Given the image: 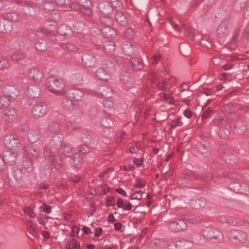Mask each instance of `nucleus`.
Returning a JSON list of instances; mask_svg holds the SVG:
<instances>
[{
  "label": "nucleus",
  "instance_id": "1",
  "mask_svg": "<svg viewBox=\"0 0 249 249\" xmlns=\"http://www.w3.org/2000/svg\"><path fill=\"white\" fill-rule=\"evenodd\" d=\"M46 84L51 92L57 95L62 93L64 84L61 79L51 76L47 80Z\"/></svg>",
  "mask_w": 249,
  "mask_h": 249
},
{
  "label": "nucleus",
  "instance_id": "2",
  "mask_svg": "<svg viewBox=\"0 0 249 249\" xmlns=\"http://www.w3.org/2000/svg\"><path fill=\"white\" fill-rule=\"evenodd\" d=\"M18 14L14 12L4 14L3 19L0 22V31H11L13 27L10 21H17L18 20Z\"/></svg>",
  "mask_w": 249,
  "mask_h": 249
},
{
  "label": "nucleus",
  "instance_id": "3",
  "mask_svg": "<svg viewBox=\"0 0 249 249\" xmlns=\"http://www.w3.org/2000/svg\"><path fill=\"white\" fill-rule=\"evenodd\" d=\"M113 71L112 64L110 63V66L107 70L99 69L96 73V76L99 79L103 80H107L109 78L111 74Z\"/></svg>",
  "mask_w": 249,
  "mask_h": 249
},
{
  "label": "nucleus",
  "instance_id": "4",
  "mask_svg": "<svg viewBox=\"0 0 249 249\" xmlns=\"http://www.w3.org/2000/svg\"><path fill=\"white\" fill-rule=\"evenodd\" d=\"M203 235L207 238H220V232L214 228L207 227L202 232Z\"/></svg>",
  "mask_w": 249,
  "mask_h": 249
},
{
  "label": "nucleus",
  "instance_id": "5",
  "mask_svg": "<svg viewBox=\"0 0 249 249\" xmlns=\"http://www.w3.org/2000/svg\"><path fill=\"white\" fill-rule=\"evenodd\" d=\"M28 76L30 79L35 81H39L43 79V74L39 69L33 68L29 71Z\"/></svg>",
  "mask_w": 249,
  "mask_h": 249
},
{
  "label": "nucleus",
  "instance_id": "6",
  "mask_svg": "<svg viewBox=\"0 0 249 249\" xmlns=\"http://www.w3.org/2000/svg\"><path fill=\"white\" fill-rule=\"evenodd\" d=\"M82 62L87 68L93 67L96 64L95 58L91 54H85L82 57Z\"/></svg>",
  "mask_w": 249,
  "mask_h": 249
},
{
  "label": "nucleus",
  "instance_id": "7",
  "mask_svg": "<svg viewBox=\"0 0 249 249\" xmlns=\"http://www.w3.org/2000/svg\"><path fill=\"white\" fill-rule=\"evenodd\" d=\"M32 112L35 117H41L46 114L47 107L45 105H37L34 107Z\"/></svg>",
  "mask_w": 249,
  "mask_h": 249
},
{
  "label": "nucleus",
  "instance_id": "8",
  "mask_svg": "<svg viewBox=\"0 0 249 249\" xmlns=\"http://www.w3.org/2000/svg\"><path fill=\"white\" fill-rule=\"evenodd\" d=\"M151 76V81L154 87H157L161 90L167 87L166 82L164 81H161L156 73H153Z\"/></svg>",
  "mask_w": 249,
  "mask_h": 249
},
{
  "label": "nucleus",
  "instance_id": "9",
  "mask_svg": "<svg viewBox=\"0 0 249 249\" xmlns=\"http://www.w3.org/2000/svg\"><path fill=\"white\" fill-rule=\"evenodd\" d=\"M40 93V90L37 86L31 85L27 89L26 94L28 97L34 98L38 97Z\"/></svg>",
  "mask_w": 249,
  "mask_h": 249
},
{
  "label": "nucleus",
  "instance_id": "10",
  "mask_svg": "<svg viewBox=\"0 0 249 249\" xmlns=\"http://www.w3.org/2000/svg\"><path fill=\"white\" fill-rule=\"evenodd\" d=\"M169 228L173 231H179L185 230L187 228V225L184 221L178 220L176 222L171 223L169 225Z\"/></svg>",
  "mask_w": 249,
  "mask_h": 249
},
{
  "label": "nucleus",
  "instance_id": "11",
  "mask_svg": "<svg viewBox=\"0 0 249 249\" xmlns=\"http://www.w3.org/2000/svg\"><path fill=\"white\" fill-rule=\"evenodd\" d=\"M17 116V112L14 108H10L4 111L3 118L8 122H11L15 120Z\"/></svg>",
  "mask_w": 249,
  "mask_h": 249
},
{
  "label": "nucleus",
  "instance_id": "12",
  "mask_svg": "<svg viewBox=\"0 0 249 249\" xmlns=\"http://www.w3.org/2000/svg\"><path fill=\"white\" fill-rule=\"evenodd\" d=\"M230 234L231 237L239 242H244L247 238L246 233L243 231H233Z\"/></svg>",
  "mask_w": 249,
  "mask_h": 249
},
{
  "label": "nucleus",
  "instance_id": "13",
  "mask_svg": "<svg viewBox=\"0 0 249 249\" xmlns=\"http://www.w3.org/2000/svg\"><path fill=\"white\" fill-rule=\"evenodd\" d=\"M191 244L188 242L177 241L176 243H171L168 246L169 249H187Z\"/></svg>",
  "mask_w": 249,
  "mask_h": 249
},
{
  "label": "nucleus",
  "instance_id": "14",
  "mask_svg": "<svg viewBox=\"0 0 249 249\" xmlns=\"http://www.w3.org/2000/svg\"><path fill=\"white\" fill-rule=\"evenodd\" d=\"M3 142L5 145L12 147L15 146L18 143L17 140L12 134L6 135L4 138Z\"/></svg>",
  "mask_w": 249,
  "mask_h": 249
},
{
  "label": "nucleus",
  "instance_id": "15",
  "mask_svg": "<svg viewBox=\"0 0 249 249\" xmlns=\"http://www.w3.org/2000/svg\"><path fill=\"white\" fill-rule=\"evenodd\" d=\"M5 92L8 96L13 99L17 98L19 94V91L15 87L9 86L5 89Z\"/></svg>",
  "mask_w": 249,
  "mask_h": 249
},
{
  "label": "nucleus",
  "instance_id": "16",
  "mask_svg": "<svg viewBox=\"0 0 249 249\" xmlns=\"http://www.w3.org/2000/svg\"><path fill=\"white\" fill-rule=\"evenodd\" d=\"M99 9L102 12L107 15L112 11L111 6L110 5L108 2L101 3L99 4Z\"/></svg>",
  "mask_w": 249,
  "mask_h": 249
},
{
  "label": "nucleus",
  "instance_id": "17",
  "mask_svg": "<svg viewBox=\"0 0 249 249\" xmlns=\"http://www.w3.org/2000/svg\"><path fill=\"white\" fill-rule=\"evenodd\" d=\"M16 154L11 152H6L4 154L3 159H1L0 157V161H3L4 162H14L16 159Z\"/></svg>",
  "mask_w": 249,
  "mask_h": 249
},
{
  "label": "nucleus",
  "instance_id": "18",
  "mask_svg": "<svg viewBox=\"0 0 249 249\" xmlns=\"http://www.w3.org/2000/svg\"><path fill=\"white\" fill-rule=\"evenodd\" d=\"M230 189L237 193H244L245 192L239 182H235L230 184Z\"/></svg>",
  "mask_w": 249,
  "mask_h": 249
},
{
  "label": "nucleus",
  "instance_id": "19",
  "mask_svg": "<svg viewBox=\"0 0 249 249\" xmlns=\"http://www.w3.org/2000/svg\"><path fill=\"white\" fill-rule=\"evenodd\" d=\"M28 138L29 141L32 143L37 142L39 139L38 131L34 129L29 130L28 133Z\"/></svg>",
  "mask_w": 249,
  "mask_h": 249
},
{
  "label": "nucleus",
  "instance_id": "20",
  "mask_svg": "<svg viewBox=\"0 0 249 249\" xmlns=\"http://www.w3.org/2000/svg\"><path fill=\"white\" fill-rule=\"evenodd\" d=\"M27 225L31 234L34 237H36L38 235V231L36 224L31 220H29L27 221Z\"/></svg>",
  "mask_w": 249,
  "mask_h": 249
},
{
  "label": "nucleus",
  "instance_id": "21",
  "mask_svg": "<svg viewBox=\"0 0 249 249\" xmlns=\"http://www.w3.org/2000/svg\"><path fill=\"white\" fill-rule=\"evenodd\" d=\"M116 20L122 25H125L128 22L125 16L122 13H118L116 14Z\"/></svg>",
  "mask_w": 249,
  "mask_h": 249
},
{
  "label": "nucleus",
  "instance_id": "22",
  "mask_svg": "<svg viewBox=\"0 0 249 249\" xmlns=\"http://www.w3.org/2000/svg\"><path fill=\"white\" fill-rule=\"evenodd\" d=\"M10 104V101L6 96L0 97V108L7 107Z\"/></svg>",
  "mask_w": 249,
  "mask_h": 249
},
{
  "label": "nucleus",
  "instance_id": "23",
  "mask_svg": "<svg viewBox=\"0 0 249 249\" xmlns=\"http://www.w3.org/2000/svg\"><path fill=\"white\" fill-rule=\"evenodd\" d=\"M33 9V6L32 4L29 2H25L23 11L25 13V14L27 15H30L32 14V11Z\"/></svg>",
  "mask_w": 249,
  "mask_h": 249
},
{
  "label": "nucleus",
  "instance_id": "24",
  "mask_svg": "<svg viewBox=\"0 0 249 249\" xmlns=\"http://www.w3.org/2000/svg\"><path fill=\"white\" fill-rule=\"evenodd\" d=\"M24 150L27 151L29 154L32 155L34 157H36L38 155V152L37 150L32 147H25Z\"/></svg>",
  "mask_w": 249,
  "mask_h": 249
},
{
  "label": "nucleus",
  "instance_id": "25",
  "mask_svg": "<svg viewBox=\"0 0 249 249\" xmlns=\"http://www.w3.org/2000/svg\"><path fill=\"white\" fill-rule=\"evenodd\" d=\"M67 247L69 249H78L80 245L75 240L73 239L67 245Z\"/></svg>",
  "mask_w": 249,
  "mask_h": 249
},
{
  "label": "nucleus",
  "instance_id": "26",
  "mask_svg": "<svg viewBox=\"0 0 249 249\" xmlns=\"http://www.w3.org/2000/svg\"><path fill=\"white\" fill-rule=\"evenodd\" d=\"M43 9L47 12L53 10L54 9V6L51 2H45L43 4Z\"/></svg>",
  "mask_w": 249,
  "mask_h": 249
},
{
  "label": "nucleus",
  "instance_id": "27",
  "mask_svg": "<svg viewBox=\"0 0 249 249\" xmlns=\"http://www.w3.org/2000/svg\"><path fill=\"white\" fill-rule=\"evenodd\" d=\"M36 48L40 51H44L47 50V46L45 42H37L36 44Z\"/></svg>",
  "mask_w": 249,
  "mask_h": 249
},
{
  "label": "nucleus",
  "instance_id": "28",
  "mask_svg": "<svg viewBox=\"0 0 249 249\" xmlns=\"http://www.w3.org/2000/svg\"><path fill=\"white\" fill-rule=\"evenodd\" d=\"M109 90L110 89L108 88L105 86H102L100 87L99 89L100 93L103 96L107 97L109 96V95L108 94V92L109 91Z\"/></svg>",
  "mask_w": 249,
  "mask_h": 249
},
{
  "label": "nucleus",
  "instance_id": "29",
  "mask_svg": "<svg viewBox=\"0 0 249 249\" xmlns=\"http://www.w3.org/2000/svg\"><path fill=\"white\" fill-rule=\"evenodd\" d=\"M248 0H235V7L238 10L245 6Z\"/></svg>",
  "mask_w": 249,
  "mask_h": 249
},
{
  "label": "nucleus",
  "instance_id": "30",
  "mask_svg": "<svg viewBox=\"0 0 249 249\" xmlns=\"http://www.w3.org/2000/svg\"><path fill=\"white\" fill-rule=\"evenodd\" d=\"M105 50L107 53H112L115 51L114 45L112 42H109L105 46Z\"/></svg>",
  "mask_w": 249,
  "mask_h": 249
},
{
  "label": "nucleus",
  "instance_id": "31",
  "mask_svg": "<svg viewBox=\"0 0 249 249\" xmlns=\"http://www.w3.org/2000/svg\"><path fill=\"white\" fill-rule=\"evenodd\" d=\"M107 190V187L106 185H104L98 187L97 191H96L95 193L96 194H105L106 193Z\"/></svg>",
  "mask_w": 249,
  "mask_h": 249
},
{
  "label": "nucleus",
  "instance_id": "32",
  "mask_svg": "<svg viewBox=\"0 0 249 249\" xmlns=\"http://www.w3.org/2000/svg\"><path fill=\"white\" fill-rule=\"evenodd\" d=\"M11 58L13 61H19L23 58V54L22 53H16L12 55Z\"/></svg>",
  "mask_w": 249,
  "mask_h": 249
},
{
  "label": "nucleus",
  "instance_id": "33",
  "mask_svg": "<svg viewBox=\"0 0 249 249\" xmlns=\"http://www.w3.org/2000/svg\"><path fill=\"white\" fill-rule=\"evenodd\" d=\"M56 4L60 6L65 7L70 3V0H54Z\"/></svg>",
  "mask_w": 249,
  "mask_h": 249
},
{
  "label": "nucleus",
  "instance_id": "34",
  "mask_svg": "<svg viewBox=\"0 0 249 249\" xmlns=\"http://www.w3.org/2000/svg\"><path fill=\"white\" fill-rule=\"evenodd\" d=\"M51 207L46 204H43L40 207L41 212L49 213L51 211Z\"/></svg>",
  "mask_w": 249,
  "mask_h": 249
},
{
  "label": "nucleus",
  "instance_id": "35",
  "mask_svg": "<svg viewBox=\"0 0 249 249\" xmlns=\"http://www.w3.org/2000/svg\"><path fill=\"white\" fill-rule=\"evenodd\" d=\"M139 149V146L136 143H132L129 146V151L131 153L136 152Z\"/></svg>",
  "mask_w": 249,
  "mask_h": 249
},
{
  "label": "nucleus",
  "instance_id": "36",
  "mask_svg": "<svg viewBox=\"0 0 249 249\" xmlns=\"http://www.w3.org/2000/svg\"><path fill=\"white\" fill-rule=\"evenodd\" d=\"M122 49L128 54H130L132 52V47L129 45L125 44L123 45Z\"/></svg>",
  "mask_w": 249,
  "mask_h": 249
},
{
  "label": "nucleus",
  "instance_id": "37",
  "mask_svg": "<svg viewBox=\"0 0 249 249\" xmlns=\"http://www.w3.org/2000/svg\"><path fill=\"white\" fill-rule=\"evenodd\" d=\"M24 213L31 218H34L35 217V214L34 212H33V210H32L31 208L29 207L25 208Z\"/></svg>",
  "mask_w": 249,
  "mask_h": 249
},
{
  "label": "nucleus",
  "instance_id": "38",
  "mask_svg": "<svg viewBox=\"0 0 249 249\" xmlns=\"http://www.w3.org/2000/svg\"><path fill=\"white\" fill-rule=\"evenodd\" d=\"M131 63L132 66L138 70H140L142 68V65L136 59H133Z\"/></svg>",
  "mask_w": 249,
  "mask_h": 249
},
{
  "label": "nucleus",
  "instance_id": "39",
  "mask_svg": "<svg viewBox=\"0 0 249 249\" xmlns=\"http://www.w3.org/2000/svg\"><path fill=\"white\" fill-rule=\"evenodd\" d=\"M142 198V192L138 191L136 192L132 195L131 197V199H138L140 200Z\"/></svg>",
  "mask_w": 249,
  "mask_h": 249
},
{
  "label": "nucleus",
  "instance_id": "40",
  "mask_svg": "<svg viewBox=\"0 0 249 249\" xmlns=\"http://www.w3.org/2000/svg\"><path fill=\"white\" fill-rule=\"evenodd\" d=\"M14 176L17 179H20L22 176V173L21 169H17L14 172Z\"/></svg>",
  "mask_w": 249,
  "mask_h": 249
},
{
  "label": "nucleus",
  "instance_id": "41",
  "mask_svg": "<svg viewBox=\"0 0 249 249\" xmlns=\"http://www.w3.org/2000/svg\"><path fill=\"white\" fill-rule=\"evenodd\" d=\"M9 63L7 60H0V69L6 68L8 67Z\"/></svg>",
  "mask_w": 249,
  "mask_h": 249
},
{
  "label": "nucleus",
  "instance_id": "42",
  "mask_svg": "<svg viewBox=\"0 0 249 249\" xmlns=\"http://www.w3.org/2000/svg\"><path fill=\"white\" fill-rule=\"evenodd\" d=\"M79 232V229L76 226H73L71 229V235L73 236H76L78 235Z\"/></svg>",
  "mask_w": 249,
  "mask_h": 249
},
{
  "label": "nucleus",
  "instance_id": "43",
  "mask_svg": "<svg viewBox=\"0 0 249 249\" xmlns=\"http://www.w3.org/2000/svg\"><path fill=\"white\" fill-rule=\"evenodd\" d=\"M107 205L108 206H113L114 205V198L112 196L108 197L107 200Z\"/></svg>",
  "mask_w": 249,
  "mask_h": 249
},
{
  "label": "nucleus",
  "instance_id": "44",
  "mask_svg": "<svg viewBox=\"0 0 249 249\" xmlns=\"http://www.w3.org/2000/svg\"><path fill=\"white\" fill-rule=\"evenodd\" d=\"M144 185V182L140 179L137 180V183L135 185L136 187L138 188L143 187Z\"/></svg>",
  "mask_w": 249,
  "mask_h": 249
},
{
  "label": "nucleus",
  "instance_id": "45",
  "mask_svg": "<svg viewBox=\"0 0 249 249\" xmlns=\"http://www.w3.org/2000/svg\"><path fill=\"white\" fill-rule=\"evenodd\" d=\"M124 202L123 199L121 198H119L117 200V205L119 208H123L124 207Z\"/></svg>",
  "mask_w": 249,
  "mask_h": 249
},
{
  "label": "nucleus",
  "instance_id": "46",
  "mask_svg": "<svg viewBox=\"0 0 249 249\" xmlns=\"http://www.w3.org/2000/svg\"><path fill=\"white\" fill-rule=\"evenodd\" d=\"M246 130V127L244 125H242L240 127L238 126L236 128V132L239 134H242Z\"/></svg>",
  "mask_w": 249,
  "mask_h": 249
},
{
  "label": "nucleus",
  "instance_id": "47",
  "mask_svg": "<svg viewBox=\"0 0 249 249\" xmlns=\"http://www.w3.org/2000/svg\"><path fill=\"white\" fill-rule=\"evenodd\" d=\"M160 56L159 54H155L152 56V61L153 64H156L160 59Z\"/></svg>",
  "mask_w": 249,
  "mask_h": 249
},
{
  "label": "nucleus",
  "instance_id": "48",
  "mask_svg": "<svg viewBox=\"0 0 249 249\" xmlns=\"http://www.w3.org/2000/svg\"><path fill=\"white\" fill-rule=\"evenodd\" d=\"M212 110L210 109H207L206 110L203 114L202 116V118L203 119H205L207 118L211 113Z\"/></svg>",
  "mask_w": 249,
  "mask_h": 249
},
{
  "label": "nucleus",
  "instance_id": "49",
  "mask_svg": "<svg viewBox=\"0 0 249 249\" xmlns=\"http://www.w3.org/2000/svg\"><path fill=\"white\" fill-rule=\"evenodd\" d=\"M189 222L192 223L196 224L200 221V219L198 218L191 217L188 219Z\"/></svg>",
  "mask_w": 249,
  "mask_h": 249
},
{
  "label": "nucleus",
  "instance_id": "50",
  "mask_svg": "<svg viewBox=\"0 0 249 249\" xmlns=\"http://www.w3.org/2000/svg\"><path fill=\"white\" fill-rule=\"evenodd\" d=\"M125 211H129L132 209V204L129 202H125L124 207L123 208Z\"/></svg>",
  "mask_w": 249,
  "mask_h": 249
},
{
  "label": "nucleus",
  "instance_id": "51",
  "mask_svg": "<svg viewBox=\"0 0 249 249\" xmlns=\"http://www.w3.org/2000/svg\"><path fill=\"white\" fill-rule=\"evenodd\" d=\"M81 231L82 232V235H84V234H88L90 232V229L87 227H84Z\"/></svg>",
  "mask_w": 249,
  "mask_h": 249
},
{
  "label": "nucleus",
  "instance_id": "52",
  "mask_svg": "<svg viewBox=\"0 0 249 249\" xmlns=\"http://www.w3.org/2000/svg\"><path fill=\"white\" fill-rule=\"evenodd\" d=\"M112 6L113 7L116 8H120L121 6V3L119 2L118 1H112Z\"/></svg>",
  "mask_w": 249,
  "mask_h": 249
},
{
  "label": "nucleus",
  "instance_id": "53",
  "mask_svg": "<svg viewBox=\"0 0 249 249\" xmlns=\"http://www.w3.org/2000/svg\"><path fill=\"white\" fill-rule=\"evenodd\" d=\"M116 192L122 196H125L126 195L125 191L122 188H117L116 189Z\"/></svg>",
  "mask_w": 249,
  "mask_h": 249
},
{
  "label": "nucleus",
  "instance_id": "54",
  "mask_svg": "<svg viewBox=\"0 0 249 249\" xmlns=\"http://www.w3.org/2000/svg\"><path fill=\"white\" fill-rule=\"evenodd\" d=\"M102 232V230L101 228H98L95 231V236L96 237H99L101 234Z\"/></svg>",
  "mask_w": 249,
  "mask_h": 249
},
{
  "label": "nucleus",
  "instance_id": "55",
  "mask_svg": "<svg viewBox=\"0 0 249 249\" xmlns=\"http://www.w3.org/2000/svg\"><path fill=\"white\" fill-rule=\"evenodd\" d=\"M70 7L74 10H77L79 9V6L75 3H72L71 4Z\"/></svg>",
  "mask_w": 249,
  "mask_h": 249
},
{
  "label": "nucleus",
  "instance_id": "56",
  "mask_svg": "<svg viewBox=\"0 0 249 249\" xmlns=\"http://www.w3.org/2000/svg\"><path fill=\"white\" fill-rule=\"evenodd\" d=\"M184 115L186 118H190L192 116V112L189 110H185L184 112Z\"/></svg>",
  "mask_w": 249,
  "mask_h": 249
},
{
  "label": "nucleus",
  "instance_id": "57",
  "mask_svg": "<svg viewBox=\"0 0 249 249\" xmlns=\"http://www.w3.org/2000/svg\"><path fill=\"white\" fill-rule=\"evenodd\" d=\"M229 177L232 179H238L239 178V176L237 175L236 174L234 173L231 174Z\"/></svg>",
  "mask_w": 249,
  "mask_h": 249
},
{
  "label": "nucleus",
  "instance_id": "58",
  "mask_svg": "<svg viewBox=\"0 0 249 249\" xmlns=\"http://www.w3.org/2000/svg\"><path fill=\"white\" fill-rule=\"evenodd\" d=\"M142 162V159H136L134 160V162L137 165H140Z\"/></svg>",
  "mask_w": 249,
  "mask_h": 249
},
{
  "label": "nucleus",
  "instance_id": "59",
  "mask_svg": "<svg viewBox=\"0 0 249 249\" xmlns=\"http://www.w3.org/2000/svg\"><path fill=\"white\" fill-rule=\"evenodd\" d=\"M115 229L117 230H120L121 229L122 225L120 223H116L114 224Z\"/></svg>",
  "mask_w": 249,
  "mask_h": 249
},
{
  "label": "nucleus",
  "instance_id": "60",
  "mask_svg": "<svg viewBox=\"0 0 249 249\" xmlns=\"http://www.w3.org/2000/svg\"><path fill=\"white\" fill-rule=\"evenodd\" d=\"M226 160L227 161H229V162H231V161H233L234 160H235V156L231 155L230 157H229V159H226Z\"/></svg>",
  "mask_w": 249,
  "mask_h": 249
},
{
  "label": "nucleus",
  "instance_id": "61",
  "mask_svg": "<svg viewBox=\"0 0 249 249\" xmlns=\"http://www.w3.org/2000/svg\"><path fill=\"white\" fill-rule=\"evenodd\" d=\"M128 77L127 75L122 76L121 77V80H122L124 83L128 81Z\"/></svg>",
  "mask_w": 249,
  "mask_h": 249
},
{
  "label": "nucleus",
  "instance_id": "62",
  "mask_svg": "<svg viewBox=\"0 0 249 249\" xmlns=\"http://www.w3.org/2000/svg\"><path fill=\"white\" fill-rule=\"evenodd\" d=\"M38 222L41 224L42 225H45L46 224V221L43 219V218L41 216H40L39 218H38Z\"/></svg>",
  "mask_w": 249,
  "mask_h": 249
},
{
  "label": "nucleus",
  "instance_id": "63",
  "mask_svg": "<svg viewBox=\"0 0 249 249\" xmlns=\"http://www.w3.org/2000/svg\"><path fill=\"white\" fill-rule=\"evenodd\" d=\"M231 67H232V66L230 64L225 65L223 67V69L225 70H229L231 68Z\"/></svg>",
  "mask_w": 249,
  "mask_h": 249
},
{
  "label": "nucleus",
  "instance_id": "64",
  "mask_svg": "<svg viewBox=\"0 0 249 249\" xmlns=\"http://www.w3.org/2000/svg\"><path fill=\"white\" fill-rule=\"evenodd\" d=\"M42 235L45 239H47L49 237V234L47 231H43Z\"/></svg>",
  "mask_w": 249,
  "mask_h": 249
}]
</instances>
